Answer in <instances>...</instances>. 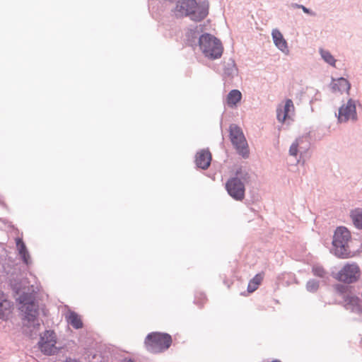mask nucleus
Segmentation results:
<instances>
[{
	"label": "nucleus",
	"instance_id": "1",
	"mask_svg": "<svg viewBox=\"0 0 362 362\" xmlns=\"http://www.w3.org/2000/svg\"><path fill=\"white\" fill-rule=\"evenodd\" d=\"M177 18L189 17L192 21H200L209 13V4L197 0H178L173 10Z\"/></svg>",
	"mask_w": 362,
	"mask_h": 362
},
{
	"label": "nucleus",
	"instance_id": "2",
	"mask_svg": "<svg viewBox=\"0 0 362 362\" xmlns=\"http://www.w3.org/2000/svg\"><path fill=\"white\" fill-rule=\"evenodd\" d=\"M16 298L18 309L23 313L25 318L29 322L37 320L38 305L35 301V291L33 288H23L17 291Z\"/></svg>",
	"mask_w": 362,
	"mask_h": 362
},
{
	"label": "nucleus",
	"instance_id": "3",
	"mask_svg": "<svg viewBox=\"0 0 362 362\" xmlns=\"http://www.w3.org/2000/svg\"><path fill=\"white\" fill-rule=\"evenodd\" d=\"M199 45L202 53L209 59H216L222 55L223 47L221 42L210 34L202 35L199 40Z\"/></svg>",
	"mask_w": 362,
	"mask_h": 362
},
{
	"label": "nucleus",
	"instance_id": "4",
	"mask_svg": "<svg viewBox=\"0 0 362 362\" xmlns=\"http://www.w3.org/2000/svg\"><path fill=\"white\" fill-rule=\"evenodd\" d=\"M351 239L350 232L345 227H339L335 230L333 238L334 252L336 256L342 259L351 257L349 250V242Z\"/></svg>",
	"mask_w": 362,
	"mask_h": 362
},
{
	"label": "nucleus",
	"instance_id": "5",
	"mask_svg": "<svg viewBox=\"0 0 362 362\" xmlns=\"http://www.w3.org/2000/svg\"><path fill=\"white\" fill-rule=\"evenodd\" d=\"M145 344L150 351L158 353L168 349L170 346L172 338L168 334L154 332L146 337Z\"/></svg>",
	"mask_w": 362,
	"mask_h": 362
},
{
	"label": "nucleus",
	"instance_id": "6",
	"mask_svg": "<svg viewBox=\"0 0 362 362\" xmlns=\"http://www.w3.org/2000/svg\"><path fill=\"white\" fill-rule=\"evenodd\" d=\"M230 139L238 152L243 157L246 158L249 155L247 142L242 129L235 124L230 126Z\"/></svg>",
	"mask_w": 362,
	"mask_h": 362
},
{
	"label": "nucleus",
	"instance_id": "7",
	"mask_svg": "<svg viewBox=\"0 0 362 362\" xmlns=\"http://www.w3.org/2000/svg\"><path fill=\"white\" fill-rule=\"evenodd\" d=\"M361 276V269L358 264L347 263L337 274L336 279L346 284L357 281Z\"/></svg>",
	"mask_w": 362,
	"mask_h": 362
},
{
	"label": "nucleus",
	"instance_id": "8",
	"mask_svg": "<svg viewBox=\"0 0 362 362\" xmlns=\"http://www.w3.org/2000/svg\"><path fill=\"white\" fill-rule=\"evenodd\" d=\"M56 335L54 331H46L39 342L40 350L47 355H52L56 351Z\"/></svg>",
	"mask_w": 362,
	"mask_h": 362
},
{
	"label": "nucleus",
	"instance_id": "9",
	"mask_svg": "<svg viewBox=\"0 0 362 362\" xmlns=\"http://www.w3.org/2000/svg\"><path fill=\"white\" fill-rule=\"evenodd\" d=\"M228 194L236 200H242L245 197V186L238 178L230 179L226 185Z\"/></svg>",
	"mask_w": 362,
	"mask_h": 362
},
{
	"label": "nucleus",
	"instance_id": "10",
	"mask_svg": "<svg viewBox=\"0 0 362 362\" xmlns=\"http://www.w3.org/2000/svg\"><path fill=\"white\" fill-rule=\"evenodd\" d=\"M356 105L354 101L350 99L345 105L339 108L338 119L340 122H346L349 119L356 120Z\"/></svg>",
	"mask_w": 362,
	"mask_h": 362
},
{
	"label": "nucleus",
	"instance_id": "11",
	"mask_svg": "<svg viewBox=\"0 0 362 362\" xmlns=\"http://www.w3.org/2000/svg\"><path fill=\"white\" fill-rule=\"evenodd\" d=\"M211 161V154L209 150L203 149L197 152L195 158V163L197 167L206 170Z\"/></svg>",
	"mask_w": 362,
	"mask_h": 362
},
{
	"label": "nucleus",
	"instance_id": "12",
	"mask_svg": "<svg viewBox=\"0 0 362 362\" xmlns=\"http://www.w3.org/2000/svg\"><path fill=\"white\" fill-rule=\"evenodd\" d=\"M294 110L293 101L287 99L283 109L281 107L277 109V119L280 122H284L287 118H290V113H293Z\"/></svg>",
	"mask_w": 362,
	"mask_h": 362
},
{
	"label": "nucleus",
	"instance_id": "13",
	"mask_svg": "<svg viewBox=\"0 0 362 362\" xmlns=\"http://www.w3.org/2000/svg\"><path fill=\"white\" fill-rule=\"evenodd\" d=\"M13 305L5 293L0 291V318L6 319L12 312Z\"/></svg>",
	"mask_w": 362,
	"mask_h": 362
},
{
	"label": "nucleus",
	"instance_id": "14",
	"mask_svg": "<svg viewBox=\"0 0 362 362\" xmlns=\"http://www.w3.org/2000/svg\"><path fill=\"white\" fill-rule=\"evenodd\" d=\"M272 35L275 45L281 52H283L285 54H288L289 49L288 47L287 42L283 37V35L281 33V32L276 29L273 30Z\"/></svg>",
	"mask_w": 362,
	"mask_h": 362
},
{
	"label": "nucleus",
	"instance_id": "15",
	"mask_svg": "<svg viewBox=\"0 0 362 362\" xmlns=\"http://www.w3.org/2000/svg\"><path fill=\"white\" fill-rule=\"evenodd\" d=\"M66 319L74 329H81L83 326L81 316L74 311H69L66 315Z\"/></svg>",
	"mask_w": 362,
	"mask_h": 362
},
{
	"label": "nucleus",
	"instance_id": "16",
	"mask_svg": "<svg viewBox=\"0 0 362 362\" xmlns=\"http://www.w3.org/2000/svg\"><path fill=\"white\" fill-rule=\"evenodd\" d=\"M264 276V273L261 272L256 274L248 283L247 291L249 293H253L255 291L259 286L262 284Z\"/></svg>",
	"mask_w": 362,
	"mask_h": 362
},
{
	"label": "nucleus",
	"instance_id": "17",
	"mask_svg": "<svg viewBox=\"0 0 362 362\" xmlns=\"http://www.w3.org/2000/svg\"><path fill=\"white\" fill-rule=\"evenodd\" d=\"M242 93L238 90H232L227 95L226 103L229 107H235L241 100Z\"/></svg>",
	"mask_w": 362,
	"mask_h": 362
},
{
	"label": "nucleus",
	"instance_id": "18",
	"mask_svg": "<svg viewBox=\"0 0 362 362\" xmlns=\"http://www.w3.org/2000/svg\"><path fill=\"white\" fill-rule=\"evenodd\" d=\"M350 88L351 84L346 79L344 78H339L337 80H336L332 86V89L334 91H346L347 93H349Z\"/></svg>",
	"mask_w": 362,
	"mask_h": 362
},
{
	"label": "nucleus",
	"instance_id": "19",
	"mask_svg": "<svg viewBox=\"0 0 362 362\" xmlns=\"http://www.w3.org/2000/svg\"><path fill=\"white\" fill-rule=\"evenodd\" d=\"M16 246L18 247L19 254L23 258L25 263L28 264L30 259V255L27 250L26 246L23 240L20 238L16 239Z\"/></svg>",
	"mask_w": 362,
	"mask_h": 362
},
{
	"label": "nucleus",
	"instance_id": "20",
	"mask_svg": "<svg viewBox=\"0 0 362 362\" xmlns=\"http://www.w3.org/2000/svg\"><path fill=\"white\" fill-rule=\"evenodd\" d=\"M351 217L356 227L362 228V209H356L351 213Z\"/></svg>",
	"mask_w": 362,
	"mask_h": 362
},
{
	"label": "nucleus",
	"instance_id": "21",
	"mask_svg": "<svg viewBox=\"0 0 362 362\" xmlns=\"http://www.w3.org/2000/svg\"><path fill=\"white\" fill-rule=\"evenodd\" d=\"M320 53L322 59L327 63H328L329 64H330L332 66H335L336 60L329 51L325 50L323 49H320Z\"/></svg>",
	"mask_w": 362,
	"mask_h": 362
},
{
	"label": "nucleus",
	"instance_id": "22",
	"mask_svg": "<svg viewBox=\"0 0 362 362\" xmlns=\"http://www.w3.org/2000/svg\"><path fill=\"white\" fill-rule=\"evenodd\" d=\"M303 142L302 139H297L290 147L289 153L291 156H296L298 153V148L300 144Z\"/></svg>",
	"mask_w": 362,
	"mask_h": 362
},
{
	"label": "nucleus",
	"instance_id": "23",
	"mask_svg": "<svg viewBox=\"0 0 362 362\" xmlns=\"http://www.w3.org/2000/svg\"><path fill=\"white\" fill-rule=\"evenodd\" d=\"M314 275L319 277H324L326 274V272L323 267L320 266H315L313 268Z\"/></svg>",
	"mask_w": 362,
	"mask_h": 362
},
{
	"label": "nucleus",
	"instance_id": "24",
	"mask_svg": "<svg viewBox=\"0 0 362 362\" xmlns=\"http://www.w3.org/2000/svg\"><path fill=\"white\" fill-rule=\"evenodd\" d=\"M318 288V283L315 281H310L307 284V289L309 291L314 292Z\"/></svg>",
	"mask_w": 362,
	"mask_h": 362
},
{
	"label": "nucleus",
	"instance_id": "25",
	"mask_svg": "<svg viewBox=\"0 0 362 362\" xmlns=\"http://www.w3.org/2000/svg\"><path fill=\"white\" fill-rule=\"evenodd\" d=\"M300 8L303 9V11L305 13H309V10H308L306 7H305V6H300Z\"/></svg>",
	"mask_w": 362,
	"mask_h": 362
},
{
	"label": "nucleus",
	"instance_id": "26",
	"mask_svg": "<svg viewBox=\"0 0 362 362\" xmlns=\"http://www.w3.org/2000/svg\"><path fill=\"white\" fill-rule=\"evenodd\" d=\"M337 289L340 291V292H343L342 289H345V287L343 286H337Z\"/></svg>",
	"mask_w": 362,
	"mask_h": 362
},
{
	"label": "nucleus",
	"instance_id": "27",
	"mask_svg": "<svg viewBox=\"0 0 362 362\" xmlns=\"http://www.w3.org/2000/svg\"><path fill=\"white\" fill-rule=\"evenodd\" d=\"M66 362H80V361H77V360H76V359H71V358H69V359H67V360L66 361Z\"/></svg>",
	"mask_w": 362,
	"mask_h": 362
},
{
	"label": "nucleus",
	"instance_id": "28",
	"mask_svg": "<svg viewBox=\"0 0 362 362\" xmlns=\"http://www.w3.org/2000/svg\"><path fill=\"white\" fill-rule=\"evenodd\" d=\"M351 300H352V302H354V303H356L358 301V298H354V297H353V298H351Z\"/></svg>",
	"mask_w": 362,
	"mask_h": 362
},
{
	"label": "nucleus",
	"instance_id": "29",
	"mask_svg": "<svg viewBox=\"0 0 362 362\" xmlns=\"http://www.w3.org/2000/svg\"><path fill=\"white\" fill-rule=\"evenodd\" d=\"M124 362H134V361L129 359V360L124 361Z\"/></svg>",
	"mask_w": 362,
	"mask_h": 362
}]
</instances>
